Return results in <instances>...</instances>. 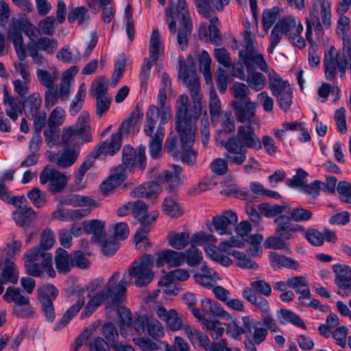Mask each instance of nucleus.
<instances>
[{"label":"nucleus","mask_w":351,"mask_h":351,"mask_svg":"<svg viewBox=\"0 0 351 351\" xmlns=\"http://www.w3.org/2000/svg\"><path fill=\"white\" fill-rule=\"evenodd\" d=\"M178 77L188 88L193 101V106L189 109V99L185 95L178 97L176 102V135L171 134L166 141V147L170 154L188 165L196 162L197 152L193 149L196 136V121L199 117L203 104V96L199 80L193 65L189 67L185 63L180 64Z\"/></svg>","instance_id":"nucleus-1"},{"label":"nucleus","mask_w":351,"mask_h":351,"mask_svg":"<svg viewBox=\"0 0 351 351\" xmlns=\"http://www.w3.org/2000/svg\"><path fill=\"white\" fill-rule=\"evenodd\" d=\"M166 21L171 34H176V21L179 23L177 42L182 50L188 47L189 38L193 31V24L186 0H178L176 5H171L165 10Z\"/></svg>","instance_id":"nucleus-2"},{"label":"nucleus","mask_w":351,"mask_h":351,"mask_svg":"<svg viewBox=\"0 0 351 351\" xmlns=\"http://www.w3.org/2000/svg\"><path fill=\"white\" fill-rule=\"evenodd\" d=\"M350 60L351 40L346 36L343 38V47L341 49L337 50L334 46H331L324 52L323 66L326 79L335 82L337 71L341 77L343 76Z\"/></svg>","instance_id":"nucleus-3"},{"label":"nucleus","mask_w":351,"mask_h":351,"mask_svg":"<svg viewBox=\"0 0 351 351\" xmlns=\"http://www.w3.org/2000/svg\"><path fill=\"white\" fill-rule=\"evenodd\" d=\"M249 135L247 127L242 125L238 127L236 135L229 137L223 143L226 152L223 156L229 163L236 166H242L247 159Z\"/></svg>","instance_id":"nucleus-4"},{"label":"nucleus","mask_w":351,"mask_h":351,"mask_svg":"<svg viewBox=\"0 0 351 351\" xmlns=\"http://www.w3.org/2000/svg\"><path fill=\"white\" fill-rule=\"evenodd\" d=\"M331 3L328 0H315L310 10L309 16L306 18V37L311 40L313 29L317 34L322 33L324 29H328L331 25Z\"/></svg>","instance_id":"nucleus-5"},{"label":"nucleus","mask_w":351,"mask_h":351,"mask_svg":"<svg viewBox=\"0 0 351 351\" xmlns=\"http://www.w3.org/2000/svg\"><path fill=\"white\" fill-rule=\"evenodd\" d=\"M154 258L150 254H144L140 260L135 261L128 269V276L134 278L137 287H144L149 284L154 276L152 271Z\"/></svg>","instance_id":"nucleus-6"},{"label":"nucleus","mask_w":351,"mask_h":351,"mask_svg":"<svg viewBox=\"0 0 351 351\" xmlns=\"http://www.w3.org/2000/svg\"><path fill=\"white\" fill-rule=\"evenodd\" d=\"M276 25L292 45L300 49L305 47L306 42L301 36L303 26L300 20L293 16H287Z\"/></svg>","instance_id":"nucleus-7"},{"label":"nucleus","mask_w":351,"mask_h":351,"mask_svg":"<svg viewBox=\"0 0 351 351\" xmlns=\"http://www.w3.org/2000/svg\"><path fill=\"white\" fill-rule=\"evenodd\" d=\"M244 242L241 241L238 237L232 236L228 239H226L219 244L218 250L220 252H224L233 256L237 261V265L242 269H256L258 265L247 257V256L237 250H232V247H243Z\"/></svg>","instance_id":"nucleus-8"},{"label":"nucleus","mask_w":351,"mask_h":351,"mask_svg":"<svg viewBox=\"0 0 351 351\" xmlns=\"http://www.w3.org/2000/svg\"><path fill=\"white\" fill-rule=\"evenodd\" d=\"M71 176L46 166L40 173L42 184L49 182V190L52 193L61 192L66 186Z\"/></svg>","instance_id":"nucleus-9"},{"label":"nucleus","mask_w":351,"mask_h":351,"mask_svg":"<svg viewBox=\"0 0 351 351\" xmlns=\"http://www.w3.org/2000/svg\"><path fill=\"white\" fill-rule=\"evenodd\" d=\"M27 25L26 20L12 19L8 29V38L12 42L15 51L20 60H24L26 57L24 47L23 34L24 27Z\"/></svg>","instance_id":"nucleus-10"},{"label":"nucleus","mask_w":351,"mask_h":351,"mask_svg":"<svg viewBox=\"0 0 351 351\" xmlns=\"http://www.w3.org/2000/svg\"><path fill=\"white\" fill-rule=\"evenodd\" d=\"M232 106L235 110V115L238 121L247 123L246 127L254 128V125H259V118L256 115V104L250 99H247L244 104L239 101H232Z\"/></svg>","instance_id":"nucleus-11"},{"label":"nucleus","mask_w":351,"mask_h":351,"mask_svg":"<svg viewBox=\"0 0 351 351\" xmlns=\"http://www.w3.org/2000/svg\"><path fill=\"white\" fill-rule=\"evenodd\" d=\"M37 291L42 311L47 319L52 322L55 318L53 301L58 296V291L53 285L47 284L39 287Z\"/></svg>","instance_id":"nucleus-12"},{"label":"nucleus","mask_w":351,"mask_h":351,"mask_svg":"<svg viewBox=\"0 0 351 351\" xmlns=\"http://www.w3.org/2000/svg\"><path fill=\"white\" fill-rule=\"evenodd\" d=\"M128 171L137 166L143 170L146 166L145 147L140 146L134 149L130 146H124L122 150V165Z\"/></svg>","instance_id":"nucleus-13"},{"label":"nucleus","mask_w":351,"mask_h":351,"mask_svg":"<svg viewBox=\"0 0 351 351\" xmlns=\"http://www.w3.org/2000/svg\"><path fill=\"white\" fill-rule=\"evenodd\" d=\"M156 314L166 324L167 328L173 332L183 330L187 324L184 317L173 308L167 310L163 306L158 305L156 308Z\"/></svg>","instance_id":"nucleus-14"},{"label":"nucleus","mask_w":351,"mask_h":351,"mask_svg":"<svg viewBox=\"0 0 351 351\" xmlns=\"http://www.w3.org/2000/svg\"><path fill=\"white\" fill-rule=\"evenodd\" d=\"M120 273L115 271L108 280L105 290L108 293L112 303L119 304L125 299V293L128 286V282L125 277H123L119 283Z\"/></svg>","instance_id":"nucleus-15"},{"label":"nucleus","mask_w":351,"mask_h":351,"mask_svg":"<svg viewBox=\"0 0 351 351\" xmlns=\"http://www.w3.org/2000/svg\"><path fill=\"white\" fill-rule=\"evenodd\" d=\"M239 56L247 71L259 69L262 71H268V65L264 56L259 52L258 48L250 50H240Z\"/></svg>","instance_id":"nucleus-16"},{"label":"nucleus","mask_w":351,"mask_h":351,"mask_svg":"<svg viewBox=\"0 0 351 351\" xmlns=\"http://www.w3.org/2000/svg\"><path fill=\"white\" fill-rule=\"evenodd\" d=\"M238 216L231 210H226L221 215L213 217L212 223L219 235L232 234V226L238 223Z\"/></svg>","instance_id":"nucleus-17"},{"label":"nucleus","mask_w":351,"mask_h":351,"mask_svg":"<svg viewBox=\"0 0 351 351\" xmlns=\"http://www.w3.org/2000/svg\"><path fill=\"white\" fill-rule=\"evenodd\" d=\"M249 135L248 144L252 149L261 150L263 147L265 152L270 156H274L278 151L274 140L269 135H264L261 139L256 135L254 128L247 127Z\"/></svg>","instance_id":"nucleus-18"},{"label":"nucleus","mask_w":351,"mask_h":351,"mask_svg":"<svg viewBox=\"0 0 351 351\" xmlns=\"http://www.w3.org/2000/svg\"><path fill=\"white\" fill-rule=\"evenodd\" d=\"M155 262L158 267L164 265L168 267H178L184 263V253L176 250H164L156 254Z\"/></svg>","instance_id":"nucleus-19"},{"label":"nucleus","mask_w":351,"mask_h":351,"mask_svg":"<svg viewBox=\"0 0 351 351\" xmlns=\"http://www.w3.org/2000/svg\"><path fill=\"white\" fill-rule=\"evenodd\" d=\"M132 206V214L140 221L141 226H152L158 217V212L153 210L148 213L147 206L141 200L133 202Z\"/></svg>","instance_id":"nucleus-20"},{"label":"nucleus","mask_w":351,"mask_h":351,"mask_svg":"<svg viewBox=\"0 0 351 351\" xmlns=\"http://www.w3.org/2000/svg\"><path fill=\"white\" fill-rule=\"evenodd\" d=\"M242 321L244 322V329L240 330L239 333L248 334L256 344H260L264 341L267 335V330L262 326L261 322H252L250 317L247 316L243 317Z\"/></svg>","instance_id":"nucleus-21"},{"label":"nucleus","mask_w":351,"mask_h":351,"mask_svg":"<svg viewBox=\"0 0 351 351\" xmlns=\"http://www.w3.org/2000/svg\"><path fill=\"white\" fill-rule=\"evenodd\" d=\"M193 278L197 284L206 289L213 288L221 280L219 275L205 263L201 265Z\"/></svg>","instance_id":"nucleus-22"},{"label":"nucleus","mask_w":351,"mask_h":351,"mask_svg":"<svg viewBox=\"0 0 351 351\" xmlns=\"http://www.w3.org/2000/svg\"><path fill=\"white\" fill-rule=\"evenodd\" d=\"M78 157L79 152L76 149L66 148L54 154L49 160L61 168H69L77 161Z\"/></svg>","instance_id":"nucleus-23"},{"label":"nucleus","mask_w":351,"mask_h":351,"mask_svg":"<svg viewBox=\"0 0 351 351\" xmlns=\"http://www.w3.org/2000/svg\"><path fill=\"white\" fill-rule=\"evenodd\" d=\"M332 269L337 286L341 289L351 291V268L346 265L337 264Z\"/></svg>","instance_id":"nucleus-24"},{"label":"nucleus","mask_w":351,"mask_h":351,"mask_svg":"<svg viewBox=\"0 0 351 351\" xmlns=\"http://www.w3.org/2000/svg\"><path fill=\"white\" fill-rule=\"evenodd\" d=\"M173 171L169 170L162 171L158 176L157 180L159 183H163L167 185V189L169 191L177 187L180 183V176L182 169L178 165H173Z\"/></svg>","instance_id":"nucleus-25"},{"label":"nucleus","mask_w":351,"mask_h":351,"mask_svg":"<svg viewBox=\"0 0 351 351\" xmlns=\"http://www.w3.org/2000/svg\"><path fill=\"white\" fill-rule=\"evenodd\" d=\"M90 213V208L64 209L58 204L57 209L51 213V216L53 219L58 220L68 221L81 219L88 216Z\"/></svg>","instance_id":"nucleus-26"},{"label":"nucleus","mask_w":351,"mask_h":351,"mask_svg":"<svg viewBox=\"0 0 351 351\" xmlns=\"http://www.w3.org/2000/svg\"><path fill=\"white\" fill-rule=\"evenodd\" d=\"M84 289L78 291V299L77 302L71 306L58 321L54 326L55 330H60L65 327L71 319L79 312L85 303L84 296H81V293H84Z\"/></svg>","instance_id":"nucleus-27"},{"label":"nucleus","mask_w":351,"mask_h":351,"mask_svg":"<svg viewBox=\"0 0 351 351\" xmlns=\"http://www.w3.org/2000/svg\"><path fill=\"white\" fill-rule=\"evenodd\" d=\"M161 191L162 188L158 181L149 182L134 188L130 191V195L133 197L156 198Z\"/></svg>","instance_id":"nucleus-28"},{"label":"nucleus","mask_w":351,"mask_h":351,"mask_svg":"<svg viewBox=\"0 0 351 351\" xmlns=\"http://www.w3.org/2000/svg\"><path fill=\"white\" fill-rule=\"evenodd\" d=\"M242 296L261 313V315L270 311V305L267 299L254 293L252 289L245 287L242 290Z\"/></svg>","instance_id":"nucleus-29"},{"label":"nucleus","mask_w":351,"mask_h":351,"mask_svg":"<svg viewBox=\"0 0 351 351\" xmlns=\"http://www.w3.org/2000/svg\"><path fill=\"white\" fill-rule=\"evenodd\" d=\"M54 259L56 267L59 273L67 274L74 266L73 254H69L61 247L56 250Z\"/></svg>","instance_id":"nucleus-30"},{"label":"nucleus","mask_w":351,"mask_h":351,"mask_svg":"<svg viewBox=\"0 0 351 351\" xmlns=\"http://www.w3.org/2000/svg\"><path fill=\"white\" fill-rule=\"evenodd\" d=\"M0 277L4 282L16 284L19 280V271L14 262L9 258L0 261Z\"/></svg>","instance_id":"nucleus-31"},{"label":"nucleus","mask_w":351,"mask_h":351,"mask_svg":"<svg viewBox=\"0 0 351 351\" xmlns=\"http://www.w3.org/2000/svg\"><path fill=\"white\" fill-rule=\"evenodd\" d=\"M164 125L165 124L159 123L156 133L149 136L151 138L149 143V152L153 158H159L162 154V144L165 136Z\"/></svg>","instance_id":"nucleus-32"},{"label":"nucleus","mask_w":351,"mask_h":351,"mask_svg":"<svg viewBox=\"0 0 351 351\" xmlns=\"http://www.w3.org/2000/svg\"><path fill=\"white\" fill-rule=\"evenodd\" d=\"M24 266L26 272L34 277H40L45 270L48 275L53 278L56 276V271L53 268L52 262L49 263V265H45L44 262H24Z\"/></svg>","instance_id":"nucleus-33"},{"label":"nucleus","mask_w":351,"mask_h":351,"mask_svg":"<svg viewBox=\"0 0 351 351\" xmlns=\"http://www.w3.org/2000/svg\"><path fill=\"white\" fill-rule=\"evenodd\" d=\"M198 12L206 18L210 17L211 5L218 11H221L230 0H194Z\"/></svg>","instance_id":"nucleus-34"},{"label":"nucleus","mask_w":351,"mask_h":351,"mask_svg":"<svg viewBox=\"0 0 351 351\" xmlns=\"http://www.w3.org/2000/svg\"><path fill=\"white\" fill-rule=\"evenodd\" d=\"M99 156V153L93 152L91 155L88 156L80 167L77 169L75 176V190H81L84 189L82 181L85 173L93 167L95 160Z\"/></svg>","instance_id":"nucleus-35"},{"label":"nucleus","mask_w":351,"mask_h":351,"mask_svg":"<svg viewBox=\"0 0 351 351\" xmlns=\"http://www.w3.org/2000/svg\"><path fill=\"white\" fill-rule=\"evenodd\" d=\"M160 121V110L158 106L152 105L149 106L146 114V123L145 125L144 132L147 136H152L154 130L156 128Z\"/></svg>","instance_id":"nucleus-36"},{"label":"nucleus","mask_w":351,"mask_h":351,"mask_svg":"<svg viewBox=\"0 0 351 351\" xmlns=\"http://www.w3.org/2000/svg\"><path fill=\"white\" fill-rule=\"evenodd\" d=\"M42 101V97L38 93L31 94L24 100L23 108L28 118L35 117L38 113Z\"/></svg>","instance_id":"nucleus-37"},{"label":"nucleus","mask_w":351,"mask_h":351,"mask_svg":"<svg viewBox=\"0 0 351 351\" xmlns=\"http://www.w3.org/2000/svg\"><path fill=\"white\" fill-rule=\"evenodd\" d=\"M24 262H44V264L49 265L52 262V255L46 252L38 246L27 250L23 255Z\"/></svg>","instance_id":"nucleus-38"},{"label":"nucleus","mask_w":351,"mask_h":351,"mask_svg":"<svg viewBox=\"0 0 351 351\" xmlns=\"http://www.w3.org/2000/svg\"><path fill=\"white\" fill-rule=\"evenodd\" d=\"M287 285L300 295L299 300L310 298L311 291L304 277L300 276L289 278L287 280Z\"/></svg>","instance_id":"nucleus-39"},{"label":"nucleus","mask_w":351,"mask_h":351,"mask_svg":"<svg viewBox=\"0 0 351 351\" xmlns=\"http://www.w3.org/2000/svg\"><path fill=\"white\" fill-rule=\"evenodd\" d=\"M59 205H71L73 206H97V204L91 198L79 195H69L61 197L59 201Z\"/></svg>","instance_id":"nucleus-40"},{"label":"nucleus","mask_w":351,"mask_h":351,"mask_svg":"<svg viewBox=\"0 0 351 351\" xmlns=\"http://www.w3.org/2000/svg\"><path fill=\"white\" fill-rule=\"evenodd\" d=\"M3 298L7 302H14L15 306L29 303V298L25 295L21 289L17 287H9L7 288Z\"/></svg>","instance_id":"nucleus-41"},{"label":"nucleus","mask_w":351,"mask_h":351,"mask_svg":"<svg viewBox=\"0 0 351 351\" xmlns=\"http://www.w3.org/2000/svg\"><path fill=\"white\" fill-rule=\"evenodd\" d=\"M121 139L122 138L120 137L119 134L114 133L111 136L109 142L102 143L97 149H95L94 152L95 153H99V156L102 154L113 156L119 150L122 143Z\"/></svg>","instance_id":"nucleus-42"},{"label":"nucleus","mask_w":351,"mask_h":351,"mask_svg":"<svg viewBox=\"0 0 351 351\" xmlns=\"http://www.w3.org/2000/svg\"><path fill=\"white\" fill-rule=\"evenodd\" d=\"M104 222L100 220H88L84 222V230L87 233L93 234L92 241L99 242L104 236Z\"/></svg>","instance_id":"nucleus-43"},{"label":"nucleus","mask_w":351,"mask_h":351,"mask_svg":"<svg viewBox=\"0 0 351 351\" xmlns=\"http://www.w3.org/2000/svg\"><path fill=\"white\" fill-rule=\"evenodd\" d=\"M167 241L173 249L180 251L190 243V234L188 231L172 233L168 235Z\"/></svg>","instance_id":"nucleus-44"},{"label":"nucleus","mask_w":351,"mask_h":351,"mask_svg":"<svg viewBox=\"0 0 351 351\" xmlns=\"http://www.w3.org/2000/svg\"><path fill=\"white\" fill-rule=\"evenodd\" d=\"M278 319L282 325L290 323L304 329L306 328L304 322L296 313L287 309L278 311Z\"/></svg>","instance_id":"nucleus-45"},{"label":"nucleus","mask_w":351,"mask_h":351,"mask_svg":"<svg viewBox=\"0 0 351 351\" xmlns=\"http://www.w3.org/2000/svg\"><path fill=\"white\" fill-rule=\"evenodd\" d=\"M90 115L86 112H82L78 117L74 125L75 130L79 133V135L84 138L86 141L90 140Z\"/></svg>","instance_id":"nucleus-46"},{"label":"nucleus","mask_w":351,"mask_h":351,"mask_svg":"<svg viewBox=\"0 0 351 351\" xmlns=\"http://www.w3.org/2000/svg\"><path fill=\"white\" fill-rule=\"evenodd\" d=\"M269 87L273 95L276 97L280 94L291 89L290 85L283 81L276 73H270L269 76Z\"/></svg>","instance_id":"nucleus-47"},{"label":"nucleus","mask_w":351,"mask_h":351,"mask_svg":"<svg viewBox=\"0 0 351 351\" xmlns=\"http://www.w3.org/2000/svg\"><path fill=\"white\" fill-rule=\"evenodd\" d=\"M183 330L192 344H195L196 341H198L199 346L203 347L206 343L209 341V338L206 335L202 332L199 330L192 327L188 323L183 328Z\"/></svg>","instance_id":"nucleus-48"},{"label":"nucleus","mask_w":351,"mask_h":351,"mask_svg":"<svg viewBox=\"0 0 351 351\" xmlns=\"http://www.w3.org/2000/svg\"><path fill=\"white\" fill-rule=\"evenodd\" d=\"M161 46L160 33L157 28H154L152 30L149 40V58H147L154 62H157Z\"/></svg>","instance_id":"nucleus-49"},{"label":"nucleus","mask_w":351,"mask_h":351,"mask_svg":"<svg viewBox=\"0 0 351 351\" xmlns=\"http://www.w3.org/2000/svg\"><path fill=\"white\" fill-rule=\"evenodd\" d=\"M152 226H140L136 232L134 241L135 242L136 249L139 250H146L151 247L147 238V234L149 232Z\"/></svg>","instance_id":"nucleus-50"},{"label":"nucleus","mask_w":351,"mask_h":351,"mask_svg":"<svg viewBox=\"0 0 351 351\" xmlns=\"http://www.w3.org/2000/svg\"><path fill=\"white\" fill-rule=\"evenodd\" d=\"M270 259L273 267H284L288 269H298L299 264L291 258L273 252Z\"/></svg>","instance_id":"nucleus-51"},{"label":"nucleus","mask_w":351,"mask_h":351,"mask_svg":"<svg viewBox=\"0 0 351 351\" xmlns=\"http://www.w3.org/2000/svg\"><path fill=\"white\" fill-rule=\"evenodd\" d=\"M202 311L204 315L221 317L226 313L221 306L213 300L206 298L201 301Z\"/></svg>","instance_id":"nucleus-52"},{"label":"nucleus","mask_w":351,"mask_h":351,"mask_svg":"<svg viewBox=\"0 0 351 351\" xmlns=\"http://www.w3.org/2000/svg\"><path fill=\"white\" fill-rule=\"evenodd\" d=\"M199 68L202 72L206 84H209L212 80L210 72L211 58L206 51H202L198 57Z\"/></svg>","instance_id":"nucleus-53"},{"label":"nucleus","mask_w":351,"mask_h":351,"mask_svg":"<svg viewBox=\"0 0 351 351\" xmlns=\"http://www.w3.org/2000/svg\"><path fill=\"white\" fill-rule=\"evenodd\" d=\"M184 263L190 267H196L203 261L202 252L196 247L191 245L189 248L183 252Z\"/></svg>","instance_id":"nucleus-54"},{"label":"nucleus","mask_w":351,"mask_h":351,"mask_svg":"<svg viewBox=\"0 0 351 351\" xmlns=\"http://www.w3.org/2000/svg\"><path fill=\"white\" fill-rule=\"evenodd\" d=\"M58 46L57 40L48 37H41L35 42L33 47L37 49L38 51L41 50L48 54H53L56 51Z\"/></svg>","instance_id":"nucleus-55"},{"label":"nucleus","mask_w":351,"mask_h":351,"mask_svg":"<svg viewBox=\"0 0 351 351\" xmlns=\"http://www.w3.org/2000/svg\"><path fill=\"white\" fill-rule=\"evenodd\" d=\"M250 72L245 80L248 86L256 91L262 90L266 85L265 76L260 72L254 71Z\"/></svg>","instance_id":"nucleus-56"},{"label":"nucleus","mask_w":351,"mask_h":351,"mask_svg":"<svg viewBox=\"0 0 351 351\" xmlns=\"http://www.w3.org/2000/svg\"><path fill=\"white\" fill-rule=\"evenodd\" d=\"M86 88L85 84H81L74 99L70 105L69 112L71 115H76L82 109L86 96Z\"/></svg>","instance_id":"nucleus-57"},{"label":"nucleus","mask_w":351,"mask_h":351,"mask_svg":"<svg viewBox=\"0 0 351 351\" xmlns=\"http://www.w3.org/2000/svg\"><path fill=\"white\" fill-rule=\"evenodd\" d=\"M14 219L19 226H23L28 224L34 215V211L30 207H20L13 213Z\"/></svg>","instance_id":"nucleus-58"},{"label":"nucleus","mask_w":351,"mask_h":351,"mask_svg":"<svg viewBox=\"0 0 351 351\" xmlns=\"http://www.w3.org/2000/svg\"><path fill=\"white\" fill-rule=\"evenodd\" d=\"M36 76L40 84L49 89L53 88L54 83L58 78V73H50L45 69H38Z\"/></svg>","instance_id":"nucleus-59"},{"label":"nucleus","mask_w":351,"mask_h":351,"mask_svg":"<svg viewBox=\"0 0 351 351\" xmlns=\"http://www.w3.org/2000/svg\"><path fill=\"white\" fill-rule=\"evenodd\" d=\"M57 58L64 63H73L79 61L81 58V53L78 49L73 53L70 47L66 45L62 47L56 55Z\"/></svg>","instance_id":"nucleus-60"},{"label":"nucleus","mask_w":351,"mask_h":351,"mask_svg":"<svg viewBox=\"0 0 351 351\" xmlns=\"http://www.w3.org/2000/svg\"><path fill=\"white\" fill-rule=\"evenodd\" d=\"M203 325L214 339L221 337L224 332V324L216 319H204Z\"/></svg>","instance_id":"nucleus-61"},{"label":"nucleus","mask_w":351,"mask_h":351,"mask_svg":"<svg viewBox=\"0 0 351 351\" xmlns=\"http://www.w3.org/2000/svg\"><path fill=\"white\" fill-rule=\"evenodd\" d=\"M140 118V112L138 110L134 111L128 119L121 123L119 130L115 132V134H119V136L121 138L123 136L128 135L130 132L131 127L136 125Z\"/></svg>","instance_id":"nucleus-62"},{"label":"nucleus","mask_w":351,"mask_h":351,"mask_svg":"<svg viewBox=\"0 0 351 351\" xmlns=\"http://www.w3.org/2000/svg\"><path fill=\"white\" fill-rule=\"evenodd\" d=\"M89 19L88 11L84 6L75 8L70 10L68 14L69 23L77 21L80 25L86 23Z\"/></svg>","instance_id":"nucleus-63"},{"label":"nucleus","mask_w":351,"mask_h":351,"mask_svg":"<svg viewBox=\"0 0 351 351\" xmlns=\"http://www.w3.org/2000/svg\"><path fill=\"white\" fill-rule=\"evenodd\" d=\"M133 341L143 351H158L162 346L160 342L162 341H154L149 338L138 337L134 338Z\"/></svg>","instance_id":"nucleus-64"}]
</instances>
